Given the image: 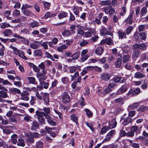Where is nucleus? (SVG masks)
<instances>
[{
	"label": "nucleus",
	"mask_w": 148,
	"mask_h": 148,
	"mask_svg": "<svg viewBox=\"0 0 148 148\" xmlns=\"http://www.w3.org/2000/svg\"><path fill=\"white\" fill-rule=\"evenodd\" d=\"M105 13L107 14H109L112 15L114 14L115 11L113 8L111 6H108L103 8Z\"/></svg>",
	"instance_id": "obj_1"
},
{
	"label": "nucleus",
	"mask_w": 148,
	"mask_h": 148,
	"mask_svg": "<svg viewBox=\"0 0 148 148\" xmlns=\"http://www.w3.org/2000/svg\"><path fill=\"white\" fill-rule=\"evenodd\" d=\"M36 115L37 116V119L39 122L41 124H44L45 123V119L44 118L41 112L36 111Z\"/></svg>",
	"instance_id": "obj_2"
},
{
	"label": "nucleus",
	"mask_w": 148,
	"mask_h": 148,
	"mask_svg": "<svg viewBox=\"0 0 148 148\" xmlns=\"http://www.w3.org/2000/svg\"><path fill=\"white\" fill-rule=\"evenodd\" d=\"M70 101V97L68 93L66 92H64L62 96V101L64 103H66L69 102Z\"/></svg>",
	"instance_id": "obj_3"
},
{
	"label": "nucleus",
	"mask_w": 148,
	"mask_h": 148,
	"mask_svg": "<svg viewBox=\"0 0 148 148\" xmlns=\"http://www.w3.org/2000/svg\"><path fill=\"white\" fill-rule=\"evenodd\" d=\"M40 94L42 96V99L45 103L47 104H48L49 102V94L46 92H40Z\"/></svg>",
	"instance_id": "obj_4"
},
{
	"label": "nucleus",
	"mask_w": 148,
	"mask_h": 148,
	"mask_svg": "<svg viewBox=\"0 0 148 148\" xmlns=\"http://www.w3.org/2000/svg\"><path fill=\"white\" fill-rule=\"evenodd\" d=\"M28 95V93L27 91H25L21 93V98L20 99L25 101H28L29 99V97L27 96Z\"/></svg>",
	"instance_id": "obj_5"
},
{
	"label": "nucleus",
	"mask_w": 148,
	"mask_h": 148,
	"mask_svg": "<svg viewBox=\"0 0 148 148\" xmlns=\"http://www.w3.org/2000/svg\"><path fill=\"white\" fill-rule=\"evenodd\" d=\"M127 90L126 87L125 86H122L117 90L116 95H121L126 92Z\"/></svg>",
	"instance_id": "obj_6"
},
{
	"label": "nucleus",
	"mask_w": 148,
	"mask_h": 148,
	"mask_svg": "<svg viewBox=\"0 0 148 148\" xmlns=\"http://www.w3.org/2000/svg\"><path fill=\"white\" fill-rule=\"evenodd\" d=\"M37 77L39 81L40 82L46 80L47 78V76L43 75L40 73H37L36 74Z\"/></svg>",
	"instance_id": "obj_7"
},
{
	"label": "nucleus",
	"mask_w": 148,
	"mask_h": 148,
	"mask_svg": "<svg viewBox=\"0 0 148 148\" xmlns=\"http://www.w3.org/2000/svg\"><path fill=\"white\" fill-rule=\"evenodd\" d=\"M100 33L102 36H105L106 34H109L111 36H112V34L110 32L108 31L106 29L103 27H102L100 31Z\"/></svg>",
	"instance_id": "obj_8"
},
{
	"label": "nucleus",
	"mask_w": 148,
	"mask_h": 148,
	"mask_svg": "<svg viewBox=\"0 0 148 148\" xmlns=\"http://www.w3.org/2000/svg\"><path fill=\"white\" fill-rule=\"evenodd\" d=\"M133 15V12H130L128 17L125 20L126 23H128L129 25H131L133 22V20L132 18Z\"/></svg>",
	"instance_id": "obj_9"
},
{
	"label": "nucleus",
	"mask_w": 148,
	"mask_h": 148,
	"mask_svg": "<svg viewBox=\"0 0 148 148\" xmlns=\"http://www.w3.org/2000/svg\"><path fill=\"white\" fill-rule=\"evenodd\" d=\"M117 123L116 119H114L109 123L108 127L110 129L114 128L116 126Z\"/></svg>",
	"instance_id": "obj_10"
},
{
	"label": "nucleus",
	"mask_w": 148,
	"mask_h": 148,
	"mask_svg": "<svg viewBox=\"0 0 148 148\" xmlns=\"http://www.w3.org/2000/svg\"><path fill=\"white\" fill-rule=\"evenodd\" d=\"M103 51V48L100 46H98L95 50V53L97 55H101Z\"/></svg>",
	"instance_id": "obj_11"
},
{
	"label": "nucleus",
	"mask_w": 148,
	"mask_h": 148,
	"mask_svg": "<svg viewBox=\"0 0 148 148\" xmlns=\"http://www.w3.org/2000/svg\"><path fill=\"white\" fill-rule=\"evenodd\" d=\"M23 13L27 16H34V14L30 10H22Z\"/></svg>",
	"instance_id": "obj_12"
},
{
	"label": "nucleus",
	"mask_w": 148,
	"mask_h": 148,
	"mask_svg": "<svg viewBox=\"0 0 148 148\" xmlns=\"http://www.w3.org/2000/svg\"><path fill=\"white\" fill-rule=\"evenodd\" d=\"M118 35L119 39H122L123 38H127L126 34L125 32L119 31L118 32Z\"/></svg>",
	"instance_id": "obj_13"
},
{
	"label": "nucleus",
	"mask_w": 148,
	"mask_h": 148,
	"mask_svg": "<svg viewBox=\"0 0 148 148\" xmlns=\"http://www.w3.org/2000/svg\"><path fill=\"white\" fill-rule=\"evenodd\" d=\"M145 76V75L143 73L137 72L134 74V77L137 79H140L143 78Z\"/></svg>",
	"instance_id": "obj_14"
},
{
	"label": "nucleus",
	"mask_w": 148,
	"mask_h": 148,
	"mask_svg": "<svg viewBox=\"0 0 148 148\" xmlns=\"http://www.w3.org/2000/svg\"><path fill=\"white\" fill-rule=\"evenodd\" d=\"M101 78L106 81L109 80L110 78V75L107 73H104L102 74L101 75Z\"/></svg>",
	"instance_id": "obj_15"
},
{
	"label": "nucleus",
	"mask_w": 148,
	"mask_h": 148,
	"mask_svg": "<svg viewBox=\"0 0 148 148\" xmlns=\"http://www.w3.org/2000/svg\"><path fill=\"white\" fill-rule=\"evenodd\" d=\"M31 127V129L33 131H36L37 129H38L39 126V124L36 122H33Z\"/></svg>",
	"instance_id": "obj_16"
},
{
	"label": "nucleus",
	"mask_w": 148,
	"mask_h": 148,
	"mask_svg": "<svg viewBox=\"0 0 148 148\" xmlns=\"http://www.w3.org/2000/svg\"><path fill=\"white\" fill-rule=\"evenodd\" d=\"M132 119L130 117L126 118L123 123V124L124 126H125L128 125L130 123L132 122Z\"/></svg>",
	"instance_id": "obj_17"
},
{
	"label": "nucleus",
	"mask_w": 148,
	"mask_h": 148,
	"mask_svg": "<svg viewBox=\"0 0 148 148\" xmlns=\"http://www.w3.org/2000/svg\"><path fill=\"white\" fill-rule=\"evenodd\" d=\"M10 91L12 94H15L16 93L21 94V91L19 89L14 88H11Z\"/></svg>",
	"instance_id": "obj_18"
},
{
	"label": "nucleus",
	"mask_w": 148,
	"mask_h": 148,
	"mask_svg": "<svg viewBox=\"0 0 148 148\" xmlns=\"http://www.w3.org/2000/svg\"><path fill=\"white\" fill-rule=\"evenodd\" d=\"M61 81L62 83L65 84H68L70 83L69 78L67 77H63L61 79Z\"/></svg>",
	"instance_id": "obj_19"
},
{
	"label": "nucleus",
	"mask_w": 148,
	"mask_h": 148,
	"mask_svg": "<svg viewBox=\"0 0 148 148\" xmlns=\"http://www.w3.org/2000/svg\"><path fill=\"white\" fill-rule=\"evenodd\" d=\"M32 28L38 27L39 26V23L38 22L36 21H34L31 22L29 25Z\"/></svg>",
	"instance_id": "obj_20"
},
{
	"label": "nucleus",
	"mask_w": 148,
	"mask_h": 148,
	"mask_svg": "<svg viewBox=\"0 0 148 148\" xmlns=\"http://www.w3.org/2000/svg\"><path fill=\"white\" fill-rule=\"evenodd\" d=\"M27 79L30 84H37V82L36 81L35 78L34 77H29L27 78Z\"/></svg>",
	"instance_id": "obj_21"
},
{
	"label": "nucleus",
	"mask_w": 148,
	"mask_h": 148,
	"mask_svg": "<svg viewBox=\"0 0 148 148\" xmlns=\"http://www.w3.org/2000/svg\"><path fill=\"white\" fill-rule=\"evenodd\" d=\"M109 130V128L108 127L103 126L101 129V131L100 133L101 134H103Z\"/></svg>",
	"instance_id": "obj_22"
},
{
	"label": "nucleus",
	"mask_w": 148,
	"mask_h": 148,
	"mask_svg": "<svg viewBox=\"0 0 148 148\" xmlns=\"http://www.w3.org/2000/svg\"><path fill=\"white\" fill-rule=\"evenodd\" d=\"M140 55V53L137 50H135L133 53L132 57L133 58H137Z\"/></svg>",
	"instance_id": "obj_23"
},
{
	"label": "nucleus",
	"mask_w": 148,
	"mask_h": 148,
	"mask_svg": "<svg viewBox=\"0 0 148 148\" xmlns=\"http://www.w3.org/2000/svg\"><path fill=\"white\" fill-rule=\"evenodd\" d=\"M114 101L116 103L120 105H122L124 103L123 99L122 98H119L116 99Z\"/></svg>",
	"instance_id": "obj_24"
},
{
	"label": "nucleus",
	"mask_w": 148,
	"mask_h": 148,
	"mask_svg": "<svg viewBox=\"0 0 148 148\" xmlns=\"http://www.w3.org/2000/svg\"><path fill=\"white\" fill-rule=\"evenodd\" d=\"M17 145L19 146L24 147L25 146L24 140L21 138L18 139Z\"/></svg>",
	"instance_id": "obj_25"
},
{
	"label": "nucleus",
	"mask_w": 148,
	"mask_h": 148,
	"mask_svg": "<svg viewBox=\"0 0 148 148\" xmlns=\"http://www.w3.org/2000/svg\"><path fill=\"white\" fill-rule=\"evenodd\" d=\"M17 135L15 134L11 136V140L12 142L14 144H16L17 142Z\"/></svg>",
	"instance_id": "obj_26"
},
{
	"label": "nucleus",
	"mask_w": 148,
	"mask_h": 148,
	"mask_svg": "<svg viewBox=\"0 0 148 148\" xmlns=\"http://www.w3.org/2000/svg\"><path fill=\"white\" fill-rule=\"evenodd\" d=\"M87 116L89 118H91L93 116L92 112L88 109H85L84 110Z\"/></svg>",
	"instance_id": "obj_27"
},
{
	"label": "nucleus",
	"mask_w": 148,
	"mask_h": 148,
	"mask_svg": "<svg viewBox=\"0 0 148 148\" xmlns=\"http://www.w3.org/2000/svg\"><path fill=\"white\" fill-rule=\"evenodd\" d=\"M77 27L78 28L77 31V34L81 36H83L84 34V32L82 29V27L80 25L77 26Z\"/></svg>",
	"instance_id": "obj_28"
},
{
	"label": "nucleus",
	"mask_w": 148,
	"mask_h": 148,
	"mask_svg": "<svg viewBox=\"0 0 148 148\" xmlns=\"http://www.w3.org/2000/svg\"><path fill=\"white\" fill-rule=\"evenodd\" d=\"M80 52L79 51H77L71 57L73 58L75 60H77L79 57L80 55Z\"/></svg>",
	"instance_id": "obj_29"
},
{
	"label": "nucleus",
	"mask_w": 148,
	"mask_h": 148,
	"mask_svg": "<svg viewBox=\"0 0 148 148\" xmlns=\"http://www.w3.org/2000/svg\"><path fill=\"white\" fill-rule=\"evenodd\" d=\"M89 57V55L86 54V55H81V60L82 62H84Z\"/></svg>",
	"instance_id": "obj_30"
},
{
	"label": "nucleus",
	"mask_w": 148,
	"mask_h": 148,
	"mask_svg": "<svg viewBox=\"0 0 148 148\" xmlns=\"http://www.w3.org/2000/svg\"><path fill=\"white\" fill-rule=\"evenodd\" d=\"M67 15V13L64 12H62L60 13L58 15V17L60 19L62 18L66 17Z\"/></svg>",
	"instance_id": "obj_31"
},
{
	"label": "nucleus",
	"mask_w": 148,
	"mask_h": 148,
	"mask_svg": "<svg viewBox=\"0 0 148 148\" xmlns=\"http://www.w3.org/2000/svg\"><path fill=\"white\" fill-rule=\"evenodd\" d=\"M42 52L41 50H35L34 51V56H40L42 55Z\"/></svg>",
	"instance_id": "obj_32"
},
{
	"label": "nucleus",
	"mask_w": 148,
	"mask_h": 148,
	"mask_svg": "<svg viewBox=\"0 0 148 148\" xmlns=\"http://www.w3.org/2000/svg\"><path fill=\"white\" fill-rule=\"evenodd\" d=\"M12 33V31L10 29H6L3 32L4 35L5 36H8L11 35Z\"/></svg>",
	"instance_id": "obj_33"
},
{
	"label": "nucleus",
	"mask_w": 148,
	"mask_h": 148,
	"mask_svg": "<svg viewBox=\"0 0 148 148\" xmlns=\"http://www.w3.org/2000/svg\"><path fill=\"white\" fill-rule=\"evenodd\" d=\"M85 123L86 125L90 128L92 131H94V129L91 123L86 122Z\"/></svg>",
	"instance_id": "obj_34"
},
{
	"label": "nucleus",
	"mask_w": 148,
	"mask_h": 148,
	"mask_svg": "<svg viewBox=\"0 0 148 148\" xmlns=\"http://www.w3.org/2000/svg\"><path fill=\"white\" fill-rule=\"evenodd\" d=\"M10 25L6 23H3L0 24V27L2 29H5L10 27Z\"/></svg>",
	"instance_id": "obj_35"
},
{
	"label": "nucleus",
	"mask_w": 148,
	"mask_h": 148,
	"mask_svg": "<svg viewBox=\"0 0 148 148\" xmlns=\"http://www.w3.org/2000/svg\"><path fill=\"white\" fill-rule=\"evenodd\" d=\"M44 5V8L45 10H48L49 9L50 6V3L46 1L43 2V3Z\"/></svg>",
	"instance_id": "obj_36"
},
{
	"label": "nucleus",
	"mask_w": 148,
	"mask_h": 148,
	"mask_svg": "<svg viewBox=\"0 0 148 148\" xmlns=\"http://www.w3.org/2000/svg\"><path fill=\"white\" fill-rule=\"evenodd\" d=\"M33 7L32 6L26 3H25L23 4L21 8V9L22 10H26V9L27 8H32Z\"/></svg>",
	"instance_id": "obj_37"
},
{
	"label": "nucleus",
	"mask_w": 148,
	"mask_h": 148,
	"mask_svg": "<svg viewBox=\"0 0 148 148\" xmlns=\"http://www.w3.org/2000/svg\"><path fill=\"white\" fill-rule=\"evenodd\" d=\"M43 143L42 141H38L36 143V148H43Z\"/></svg>",
	"instance_id": "obj_38"
},
{
	"label": "nucleus",
	"mask_w": 148,
	"mask_h": 148,
	"mask_svg": "<svg viewBox=\"0 0 148 148\" xmlns=\"http://www.w3.org/2000/svg\"><path fill=\"white\" fill-rule=\"evenodd\" d=\"M10 47L13 50L14 53L15 55L18 54L20 52V51H19L16 48L13 46L10 45Z\"/></svg>",
	"instance_id": "obj_39"
},
{
	"label": "nucleus",
	"mask_w": 148,
	"mask_h": 148,
	"mask_svg": "<svg viewBox=\"0 0 148 148\" xmlns=\"http://www.w3.org/2000/svg\"><path fill=\"white\" fill-rule=\"evenodd\" d=\"M18 56L25 60H28L26 57L24 56V53L22 51H20V52L18 54Z\"/></svg>",
	"instance_id": "obj_40"
},
{
	"label": "nucleus",
	"mask_w": 148,
	"mask_h": 148,
	"mask_svg": "<svg viewBox=\"0 0 148 148\" xmlns=\"http://www.w3.org/2000/svg\"><path fill=\"white\" fill-rule=\"evenodd\" d=\"M88 42L86 40H83L82 42H81L79 44V45L81 47H83L88 44Z\"/></svg>",
	"instance_id": "obj_41"
},
{
	"label": "nucleus",
	"mask_w": 148,
	"mask_h": 148,
	"mask_svg": "<svg viewBox=\"0 0 148 148\" xmlns=\"http://www.w3.org/2000/svg\"><path fill=\"white\" fill-rule=\"evenodd\" d=\"M71 119L73 121L75 122L76 124L77 123V116L75 114H73L71 116Z\"/></svg>",
	"instance_id": "obj_42"
},
{
	"label": "nucleus",
	"mask_w": 148,
	"mask_h": 148,
	"mask_svg": "<svg viewBox=\"0 0 148 148\" xmlns=\"http://www.w3.org/2000/svg\"><path fill=\"white\" fill-rule=\"evenodd\" d=\"M130 57L129 55H126L123 56V62L124 63H126L128 61Z\"/></svg>",
	"instance_id": "obj_43"
},
{
	"label": "nucleus",
	"mask_w": 148,
	"mask_h": 148,
	"mask_svg": "<svg viewBox=\"0 0 148 148\" xmlns=\"http://www.w3.org/2000/svg\"><path fill=\"white\" fill-rule=\"evenodd\" d=\"M45 55L46 57L47 58H50L53 61L54 60L53 57L48 52L46 51L45 52Z\"/></svg>",
	"instance_id": "obj_44"
},
{
	"label": "nucleus",
	"mask_w": 148,
	"mask_h": 148,
	"mask_svg": "<svg viewBox=\"0 0 148 148\" xmlns=\"http://www.w3.org/2000/svg\"><path fill=\"white\" fill-rule=\"evenodd\" d=\"M121 59L119 58H118L117 61L115 63V65L116 67L119 68L120 67L121 65Z\"/></svg>",
	"instance_id": "obj_45"
},
{
	"label": "nucleus",
	"mask_w": 148,
	"mask_h": 148,
	"mask_svg": "<svg viewBox=\"0 0 148 148\" xmlns=\"http://www.w3.org/2000/svg\"><path fill=\"white\" fill-rule=\"evenodd\" d=\"M147 34L145 32H141L140 34V36L141 39L145 40L146 39Z\"/></svg>",
	"instance_id": "obj_46"
},
{
	"label": "nucleus",
	"mask_w": 148,
	"mask_h": 148,
	"mask_svg": "<svg viewBox=\"0 0 148 148\" xmlns=\"http://www.w3.org/2000/svg\"><path fill=\"white\" fill-rule=\"evenodd\" d=\"M79 75V73L78 72H76L73 75H71V80L73 81L76 78H77V77H78Z\"/></svg>",
	"instance_id": "obj_47"
},
{
	"label": "nucleus",
	"mask_w": 148,
	"mask_h": 148,
	"mask_svg": "<svg viewBox=\"0 0 148 148\" xmlns=\"http://www.w3.org/2000/svg\"><path fill=\"white\" fill-rule=\"evenodd\" d=\"M148 109V107L147 106H142L139 108V109L141 112H144L146 111Z\"/></svg>",
	"instance_id": "obj_48"
},
{
	"label": "nucleus",
	"mask_w": 148,
	"mask_h": 148,
	"mask_svg": "<svg viewBox=\"0 0 148 148\" xmlns=\"http://www.w3.org/2000/svg\"><path fill=\"white\" fill-rule=\"evenodd\" d=\"M77 67L75 66H71L69 67V72L71 73H73L75 72L76 70Z\"/></svg>",
	"instance_id": "obj_49"
},
{
	"label": "nucleus",
	"mask_w": 148,
	"mask_h": 148,
	"mask_svg": "<svg viewBox=\"0 0 148 148\" xmlns=\"http://www.w3.org/2000/svg\"><path fill=\"white\" fill-rule=\"evenodd\" d=\"M116 84L114 82H113L112 83H110L108 85V89H109L111 91L112 90V88H114V86H116Z\"/></svg>",
	"instance_id": "obj_50"
},
{
	"label": "nucleus",
	"mask_w": 148,
	"mask_h": 148,
	"mask_svg": "<svg viewBox=\"0 0 148 148\" xmlns=\"http://www.w3.org/2000/svg\"><path fill=\"white\" fill-rule=\"evenodd\" d=\"M133 29V27L131 26H129L126 29V34L128 35L131 33Z\"/></svg>",
	"instance_id": "obj_51"
},
{
	"label": "nucleus",
	"mask_w": 148,
	"mask_h": 148,
	"mask_svg": "<svg viewBox=\"0 0 148 148\" xmlns=\"http://www.w3.org/2000/svg\"><path fill=\"white\" fill-rule=\"evenodd\" d=\"M47 121L50 125L52 126H55L56 125V122L51 119H48Z\"/></svg>",
	"instance_id": "obj_52"
},
{
	"label": "nucleus",
	"mask_w": 148,
	"mask_h": 148,
	"mask_svg": "<svg viewBox=\"0 0 148 148\" xmlns=\"http://www.w3.org/2000/svg\"><path fill=\"white\" fill-rule=\"evenodd\" d=\"M40 85L41 86L44 85L43 88L45 89H47L48 87L49 83L47 82L44 83V82H40Z\"/></svg>",
	"instance_id": "obj_53"
},
{
	"label": "nucleus",
	"mask_w": 148,
	"mask_h": 148,
	"mask_svg": "<svg viewBox=\"0 0 148 148\" xmlns=\"http://www.w3.org/2000/svg\"><path fill=\"white\" fill-rule=\"evenodd\" d=\"M70 32L68 30H65L62 33V35L65 36H68L70 34Z\"/></svg>",
	"instance_id": "obj_54"
},
{
	"label": "nucleus",
	"mask_w": 148,
	"mask_h": 148,
	"mask_svg": "<svg viewBox=\"0 0 148 148\" xmlns=\"http://www.w3.org/2000/svg\"><path fill=\"white\" fill-rule=\"evenodd\" d=\"M31 136L33 138H36L40 137V135L37 132H35L32 134H31Z\"/></svg>",
	"instance_id": "obj_55"
},
{
	"label": "nucleus",
	"mask_w": 148,
	"mask_h": 148,
	"mask_svg": "<svg viewBox=\"0 0 148 148\" xmlns=\"http://www.w3.org/2000/svg\"><path fill=\"white\" fill-rule=\"evenodd\" d=\"M8 91L7 89L0 85V94H1L2 92H7Z\"/></svg>",
	"instance_id": "obj_56"
},
{
	"label": "nucleus",
	"mask_w": 148,
	"mask_h": 148,
	"mask_svg": "<svg viewBox=\"0 0 148 148\" xmlns=\"http://www.w3.org/2000/svg\"><path fill=\"white\" fill-rule=\"evenodd\" d=\"M34 8L36 11L37 12H40V7L39 5L37 3H36L34 4Z\"/></svg>",
	"instance_id": "obj_57"
},
{
	"label": "nucleus",
	"mask_w": 148,
	"mask_h": 148,
	"mask_svg": "<svg viewBox=\"0 0 148 148\" xmlns=\"http://www.w3.org/2000/svg\"><path fill=\"white\" fill-rule=\"evenodd\" d=\"M106 60V58L105 57H103L99 59L97 61L100 63L103 64L105 62Z\"/></svg>",
	"instance_id": "obj_58"
},
{
	"label": "nucleus",
	"mask_w": 148,
	"mask_h": 148,
	"mask_svg": "<svg viewBox=\"0 0 148 148\" xmlns=\"http://www.w3.org/2000/svg\"><path fill=\"white\" fill-rule=\"evenodd\" d=\"M138 106V103H134L132 105L129 106L128 107V108H131L132 109H134L135 108H137Z\"/></svg>",
	"instance_id": "obj_59"
},
{
	"label": "nucleus",
	"mask_w": 148,
	"mask_h": 148,
	"mask_svg": "<svg viewBox=\"0 0 148 148\" xmlns=\"http://www.w3.org/2000/svg\"><path fill=\"white\" fill-rule=\"evenodd\" d=\"M54 112L56 114H58L60 119H62L63 118V115L60 112L56 110H54Z\"/></svg>",
	"instance_id": "obj_60"
},
{
	"label": "nucleus",
	"mask_w": 148,
	"mask_h": 148,
	"mask_svg": "<svg viewBox=\"0 0 148 148\" xmlns=\"http://www.w3.org/2000/svg\"><path fill=\"white\" fill-rule=\"evenodd\" d=\"M21 33L23 34H29V32L27 29H24L21 31Z\"/></svg>",
	"instance_id": "obj_61"
},
{
	"label": "nucleus",
	"mask_w": 148,
	"mask_h": 148,
	"mask_svg": "<svg viewBox=\"0 0 148 148\" xmlns=\"http://www.w3.org/2000/svg\"><path fill=\"white\" fill-rule=\"evenodd\" d=\"M111 91L110 90L108 89V88H105L104 90L102 92V94L105 95L107 94Z\"/></svg>",
	"instance_id": "obj_62"
},
{
	"label": "nucleus",
	"mask_w": 148,
	"mask_h": 148,
	"mask_svg": "<svg viewBox=\"0 0 148 148\" xmlns=\"http://www.w3.org/2000/svg\"><path fill=\"white\" fill-rule=\"evenodd\" d=\"M92 32L90 31H87L84 32L85 36L86 38H90L92 36Z\"/></svg>",
	"instance_id": "obj_63"
},
{
	"label": "nucleus",
	"mask_w": 148,
	"mask_h": 148,
	"mask_svg": "<svg viewBox=\"0 0 148 148\" xmlns=\"http://www.w3.org/2000/svg\"><path fill=\"white\" fill-rule=\"evenodd\" d=\"M106 43L108 45H110L112 42V39L111 38H108L105 39Z\"/></svg>",
	"instance_id": "obj_64"
}]
</instances>
